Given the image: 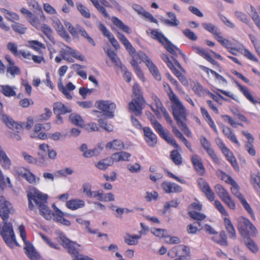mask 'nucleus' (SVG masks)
Masks as SVG:
<instances>
[{
	"mask_svg": "<svg viewBox=\"0 0 260 260\" xmlns=\"http://www.w3.org/2000/svg\"><path fill=\"white\" fill-rule=\"evenodd\" d=\"M169 91L168 95L171 102L172 115L179 128L187 137H190L191 132L189 131L186 122L188 113L182 102L174 92L170 86L168 85Z\"/></svg>",
	"mask_w": 260,
	"mask_h": 260,
	"instance_id": "f257e3e1",
	"label": "nucleus"
},
{
	"mask_svg": "<svg viewBox=\"0 0 260 260\" xmlns=\"http://www.w3.org/2000/svg\"><path fill=\"white\" fill-rule=\"evenodd\" d=\"M27 198L28 208L30 210L35 209V206L40 212V214L47 220L52 218V212L47 206L48 196L35 187H32L27 192Z\"/></svg>",
	"mask_w": 260,
	"mask_h": 260,
	"instance_id": "f03ea898",
	"label": "nucleus"
},
{
	"mask_svg": "<svg viewBox=\"0 0 260 260\" xmlns=\"http://www.w3.org/2000/svg\"><path fill=\"white\" fill-rule=\"evenodd\" d=\"M237 228L247 248L252 253H256L258 247L255 242L249 237L256 236L257 231L256 228L248 218L240 216L238 218Z\"/></svg>",
	"mask_w": 260,
	"mask_h": 260,
	"instance_id": "7ed1b4c3",
	"label": "nucleus"
},
{
	"mask_svg": "<svg viewBox=\"0 0 260 260\" xmlns=\"http://www.w3.org/2000/svg\"><path fill=\"white\" fill-rule=\"evenodd\" d=\"M144 62L148 68L150 73L158 81L161 80V75L155 65L150 58L144 52L139 51L133 56L131 64L138 78L142 81H145V77L143 71L139 66V63Z\"/></svg>",
	"mask_w": 260,
	"mask_h": 260,
	"instance_id": "20e7f679",
	"label": "nucleus"
},
{
	"mask_svg": "<svg viewBox=\"0 0 260 260\" xmlns=\"http://www.w3.org/2000/svg\"><path fill=\"white\" fill-rule=\"evenodd\" d=\"M145 103L139 85L137 83H134L133 87V99L128 104L129 111L136 116H140L142 114Z\"/></svg>",
	"mask_w": 260,
	"mask_h": 260,
	"instance_id": "39448f33",
	"label": "nucleus"
},
{
	"mask_svg": "<svg viewBox=\"0 0 260 260\" xmlns=\"http://www.w3.org/2000/svg\"><path fill=\"white\" fill-rule=\"evenodd\" d=\"M151 37L153 39L156 40L163 46L166 49L170 52L173 57H177L178 54L181 55L183 58L185 55L181 50L172 44L161 32L157 29H153L151 31Z\"/></svg>",
	"mask_w": 260,
	"mask_h": 260,
	"instance_id": "423d86ee",
	"label": "nucleus"
},
{
	"mask_svg": "<svg viewBox=\"0 0 260 260\" xmlns=\"http://www.w3.org/2000/svg\"><path fill=\"white\" fill-rule=\"evenodd\" d=\"M20 236L24 243V250L27 257L31 260H39L40 255L36 250L32 244L26 239V233L23 225H20L18 228Z\"/></svg>",
	"mask_w": 260,
	"mask_h": 260,
	"instance_id": "0eeeda50",
	"label": "nucleus"
},
{
	"mask_svg": "<svg viewBox=\"0 0 260 260\" xmlns=\"http://www.w3.org/2000/svg\"><path fill=\"white\" fill-rule=\"evenodd\" d=\"M203 205L198 200L192 203L188 207V214L193 220L196 221L199 226H202V221L204 220L207 216L205 214L200 212L202 210Z\"/></svg>",
	"mask_w": 260,
	"mask_h": 260,
	"instance_id": "6e6552de",
	"label": "nucleus"
},
{
	"mask_svg": "<svg viewBox=\"0 0 260 260\" xmlns=\"http://www.w3.org/2000/svg\"><path fill=\"white\" fill-rule=\"evenodd\" d=\"M161 58L162 60L167 64L168 67L171 70L173 73L178 78L180 82L184 85L188 84V80L186 77L183 75L180 71L175 68L176 66L179 69L183 71V68L182 67L180 63L176 59H174V64L170 60L169 57L165 54H162L161 55Z\"/></svg>",
	"mask_w": 260,
	"mask_h": 260,
	"instance_id": "1a4fd4ad",
	"label": "nucleus"
},
{
	"mask_svg": "<svg viewBox=\"0 0 260 260\" xmlns=\"http://www.w3.org/2000/svg\"><path fill=\"white\" fill-rule=\"evenodd\" d=\"M152 99L154 103L153 105H151L150 107L155 115L158 118L161 117L162 115L164 116L168 123L170 124L173 123L172 118L167 112L166 109L164 106L162 102L158 98V97L155 94H152L151 95Z\"/></svg>",
	"mask_w": 260,
	"mask_h": 260,
	"instance_id": "9d476101",
	"label": "nucleus"
},
{
	"mask_svg": "<svg viewBox=\"0 0 260 260\" xmlns=\"http://www.w3.org/2000/svg\"><path fill=\"white\" fill-rule=\"evenodd\" d=\"M3 120L8 127L17 133H20L24 127L27 129H29L34 124V120L31 117L27 118L26 123H18L7 115L3 116Z\"/></svg>",
	"mask_w": 260,
	"mask_h": 260,
	"instance_id": "9b49d317",
	"label": "nucleus"
},
{
	"mask_svg": "<svg viewBox=\"0 0 260 260\" xmlns=\"http://www.w3.org/2000/svg\"><path fill=\"white\" fill-rule=\"evenodd\" d=\"M59 239L60 244L69 254L74 256V257L79 255L80 244L70 240L63 233L59 234Z\"/></svg>",
	"mask_w": 260,
	"mask_h": 260,
	"instance_id": "f8f14e48",
	"label": "nucleus"
},
{
	"mask_svg": "<svg viewBox=\"0 0 260 260\" xmlns=\"http://www.w3.org/2000/svg\"><path fill=\"white\" fill-rule=\"evenodd\" d=\"M63 46L64 48H61L59 51L60 55L63 59L70 62H73L74 60L68 57L71 55L80 61L84 60L85 57L82 54L65 44H63Z\"/></svg>",
	"mask_w": 260,
	"mask_h": 260,
	"instance_id": "ddd939ff",
	"label": "nucleus"
},
{
	"mask_svg": "<svg viewBox=\"0 0 260 260\" xmlns=\"http://www.w3.org/2000/svg\"><path fill=\"white\" fill-rule=\"evenodd\" d=\"M214 189L219 197L231 209L234 210L236 208L234 201L232 199L229 192L222 185L216 184L214 186Z\"/></svg>",
	"mask_w": 260,
	"mask_h": 260,
	"instance_id": "4468645a",
	"label": "nucleus"
},
{
	"mask_svg": "<svg viewBox=\"0 0 260 260\" xmlns=\"http://www.w3.org/2000/svg\"><path fill=\"white\" fill-rule=\"evenodd\" d=\"M96 108L104 112L109 118H113L116 108V104L110 101H99L95 103Z\"/></svg>",
	"mask_w": 260,
	"mask_h": 260,
	"instance_id": "2eb2a0df",
	"label": "nucleus"
},
{
	"mask_svg": "<svg viewBox=\"0 0 260 260\" xmlns=\"http://www.w3.org/2000/svg\"><path fill=\"white\" fill-rule=\"evenodd\" d=\"M200 141L202 146L211 158L213 162L218 165L220 164V160L212 149L210 142L204 136H201Z\"/></svg>",
	"mask_w": 260,
	"mask_h": 260,
	"instance_id": "dca6fc26",
	"label": "nucleus"
},
{
	"mask_svg": "<svg viewBox=\"0 0 260 260\" xmlns=\"http://www.w3.org/2000/svg\"><path fill=\"white\" fill-rule=\"evenodd\" d=\"M197 182L200 189L205 194L207 199L210 202L214 201L215 198V193L209 183L203 178H199Z\"/></svg>",
	"mask_w": 260,
	"mask_h": 260,
	"instance_id": "f3484780",
	"label": "nucleus"
},
{
	"mask_svg": "<svg viewBox=\"0 0 260 260\" xmlns=\"http://www.w3.org/2000/svg\"><path fill=\"white\" fill-rule=\"evenodd\" d=\"M190 159L193 168L197 174L200 176L204 175L206 173V169L201 157L197 154H194L191 156Z\"/></svg>",
	"mask_w": 260,
	"mask_h": 260,
	"instance_id": "a211bd4d",
	"label": "nucleus"
},
{
	"mask_svg": "<svg viewBox=\"0 0 260 260\" xmlns=\"http://www.w3.org/2000/svg\"><path fill=\"white\" fill-rule=\"evenodd\" d=\"M144 139L147 144L151 147H154L156 144L157 139L156 135L149 127L143 128Z\"/></svg>",
	"mask_w": 260,
	"mask_h": 260,
	"instance_id": "6ab92c4d",
	"label": "nucleus"
},
{
	"mask_svg": "<svg viewBox=\"0 0 260 260\" xmlns=\"http://www.w3.org/2000/svg\"><path fill=\"white\" fill-rule=\"evenodd\" d=\"M161 187L167 193H179L182 191L181 186L168 181H164L161 184Z\"/></svg>",
	"mask_w": 260,
	"mask_h": 260,
	"instance_id": "aec40b11",
	"label": "nucleus"
},
{
	"mask_svg": "<svg viewBox=\"0 0 260 260\" xmlns=\"http://www.w3.org/2000/svg\"><path fill=\"white\" fill-rule=\"evenodd\" d=\"M99 29L102 32L103 35L108 39L109 42L116 49L120 48V45L118 41L114 38L113 35L107 29L104 24H100Z\"/></svg>",
	"mask_w": 260,
	"mask_h": 260,
	"instance_id": "412c9836",
	"label": "nucleus"
},
{
	"mask_svg": "<svg viewBox=\"0 0 260 260\" xmlns=\"http://www.w3.org/2000/svg\"><path fill=\"white\" fill-rule=\"evenodd\" d=\"M236 84L239 90L249 102L254 105L260 104V99H255L247 87L242 85L238 82H236Z\"/></svg>",
	"mask_w": 260,
	"mask_h": 260,
	"instance_id": "4be33fe9",
	"label": "nucleus"
},
{
	"mask_svg": "<svg viewBox=\"0 0 260 260\" xmlns=\"http://www.w3.org/2000/svg\"><path fill=\"white\" fill-rule=\"evenodd\" d=\"M216 143L220 148L222 153L225 156L227 160L230 161L236 158L234 155L233 153L225 145L223 141L221 139H217L216 140Z\"/></svg>",
	"mask_w": 260,
	"mask_h": 260,
	"instance_id": "5701e85b",
	"label": "nucleus"
},
{
	"mask_svg": "<svg viewBox=\"0 0 260 260\" xmlns=\"http://www.w3.org/2000/svg\"><path fill=\"white\" fill-rule=\"evenodd\" d=\"M193 49L197 53L203 57L211 64L217 66L219 65V63L212 58L208 51L199 47H194Z\"/></svg>",
	"mask_w": 260,
	"mask_h": 260,
	"instance_id": "b1692460",
	"label": "nucleus"
},
{
	"mask_svg": "<svg viewBox=\"0 0 260 260\" xmlns=\"http://www.w3.org/2000/svg\"><path fill=\"white\" fill-rule=\"evenodd\" d=\"M52 25L55 28L58 34L62 36H68L67 32L60 20L56 17L51 18Z\"/></svg>",
	"mask_w": 260,
	"mask_h": 260,
	"instance_id": "393cba45",
	"label": "nucleus"
},
{
	"mask_svg": "<svg viewBox=\"0 0 260 260\" xmlns=\"http://www.w3.org/2000/svg\"><path fill=\"white\" fill-rule=\"evenodd\" d=\"M52 25L55 28L58 34L62 36H68L67 32L60 20L56 17L51 18Z\"/></svg>",
	"mask_w": 260,
	"mask_h": 260,
	"instance_id": "a878e982",
	"label": "nucleus"
},
{
	"mask_svg": "<svg viewBox=\"0 0 260 260\" xmlns=\"http://www.w3.org/2000/svg\"><path fill=\"white\" fill-rule=\"evenodd\" d=\"M52 25L55 28L58 34L62 36H68L67 32L60 20L56 17L51 18Z\"/></svg>",
	"mask_w": 260,
	"mask_h": 260,
	"instance_id": "bb28decb",
	"label": "nucleus"
},
{
	"mask_svg": "<svg viewBox=\"0 0 260 260\" xmlns=\"http://www.w3.org/2000/svg\"><path fill=\"white\" fill-rule=\"evenodd\" d=\"M53 215L56 222L67 226L71 225V222L63 217L64 213L57 208L54 209V212Z\"/></svg>",
	"mask_w": 260,
	"mask_h": 260,
	"instance_id": "cd10ccee",
	"label": "nucleus"
},
{
	"mask_svg": "<svg viewBox=\"0 0 260 260\" xmlns=\"http://www.w3.org/2000/svg\"><path fill=\"white\" fill-rule=\"evenodd\" d=\"M222 132L224 136L233 143L236 144L238 147L240 146V142L236 137L234 132L231 128L228 126H223Z\"/></svg>",
	"mask_w": 260,
	"mask_h": 260,
	"instance_id": "c85d7f7f",
	"label": "nucleus"
},
{
	"mask_svg": "<svg viewBox=\"0 0 260 260\" xmlns=\"http://www.w3.org/2000/svg\"><path fill=\"white\" fill-rule=\"evenodd\" d=\"M53 111L55 114H65L71 113L72 109L70 107L66 106L61 102H56L53 105Z\"/></svg>",
	"mask_w": 260,
	"mask_h": 260,
	"instance_id": "c756f323",
	"label": "nucleus"
},
{
	"mask_svg": "<svg viewBox=\"0 0 260 260\" xmlns=\"http://www.w3.org/2000/svg\"><path fill=\"white\" fill-rule=\"evenodd\" d=\"M200 109L201 113L203 118L207 122L211 128H212L215 132L217 133V129L216 125L207 109L204 107H201Z\"/></svg>",
	"mask_w": 260,
	"mask_h": 260,
	"instance_id": "7c9ffc66",
	"label": "nucleus"
},
{
	"mask_svg": "<svg viewBox=\"0 0 260 260\" xmlns=\"http://www.w3.org/2000/svg\"><path fill=\"white\" fill-rule=\"evenodd\" d=\"M67 207L72 210H75L85 206L84 201L79 199H72L66 202Z\"/></svg>",
	"mask_w": 260,
	"mask_h": 260,
	"instance_id": "2f4dec72",
	"label": "nucleus"
},
{
	"mask_svg": "<svg viewBox=\"0 0 260 260\" xmlns=\"http://www.w3.org/2000/svg\"><path fill=\"white\" fill-rule=\"evenodd\" d=\"M111 20L113 23L120 30L127 34H130L132 32L131 28L124 24V23L118 18L116 17H112Z\"/></svg>",
	"mask_w": 260,
	"mask_h": 260,
	"instance_id": "473e14b6",
	"label": "nucleus"
},
{
	"mask_svg": "<svg viewBox=\"0 0 260 260\" xmlns=\"http://www.w3.org/2000/svg\"><path fill=\"white\" fill-rule=\"evenodd\" d=\"M0 165L4 170H9L12 165L11 159L4 150L0 151Z\"/></svg>",
	"mask_w": 260,
	"mask_h": 260,
	"instance_id": "72a5a7b5",
	"label": "nucleus"
},
{
	"mask_svg": "<svg viewBox=\"0 0 260 260\" xmlns=\"http://www.w3.org/2000/svg\"><path fill=\"white\" fill-rule=\"evenodd\" d=\"M167 15L170 19H165L164 20L163 22L165 24L171 27H176L179 24L180 22L174 13L169 12H167Z\"/></svg>",
	"mask_w": 260,
	"mask_h": 260,
	"instance_id": "f704fd0d",
	"label": "nucleus"
},
{
	"mask_svg": "<svg viewBox=\"0 0 260 260\" xmlns=\"http://www.w3.org/2000/svg\"><path fill=\"white\" fill-rule=\"evenodd\" d=\"M215 235L212 237V240L215 242L222 246H227L228 245L227 236L224 231L220 232L219 234H217Z\"/></svg>",
	"mask_w": 260,
	"mask_h": 260,
	"instance_id": "c9c22d12",
	"label": "nucleus"
},
{
	"mask_svg": "<svg viewBox=\"0 0 260 260\" xmlns=\"http://www.w3.org/2000/svg\"><path fill=\"white\" fill-rule=\"evenodd\" d=\"M131 155L130 153L125 151H120L112 154V159L113 162H119L120 161H128Z\"/></svg>",
	"mask_w": 260,
	"mask_h": 260,
	"instance_id": "e433bc0d",
	"label": "nucleus"
},
{
	"mask_svg": "<svg viewBox=\"0 0 260 260\" xmlns=\"http://www.w3.org/2000/svg\"><path fill=\"white\" fill-rule=\"evenodd\" d=\"M202 25L206 30L212 34L215 39L221 33L218 27L212 23H203Z\"/></svg>",
	"mask_w": 260,
	"mask_h": 260,
	"instance_id": "4c0bfd02",
	"label": "nucleus"
},
{
	"mask_svg": "<svg viewBox=\"0 0 260 260\" xmlns=\"http://www.w3.org/2000/svg\"><path fill=\"white\" fill-rule=\"evenodd\" d=\"M180 251H183L185 252H189V248L185 245H178L176 246L171 249L168 252V255L174 258L179 254V252Z\"/></svg>",
	"mask_w": 260,
	"mask_h": 260,
	"instance_id": "58836bf2",
	"label": "nucleus"
},
{
	"mask_svg": "<svg viewBox=\"0 0 260 260\" xmlns=\"http://www.w3.org/2000/svg\"><path fill=\"white\" fill-rule=\"evenodd\" d=\"M114 164L112 157H108L100 160L95 164V167L100 170H105L108 167Z\"/></svg>",
	"mask_w": 260,
	"mask_h": 260,
	"instance_id": "ea45409f",
	"label": "nucleus"
},
{
	"mask_svg": "<svg viewBox=\"0 0 260 260\" xmlns=\"http://www.w3.org/2000/svg\"><path fill=\"white\" fill-rule=\"evenodd\" d=\"M224 224L230 238L235 239L236 237V231L230 218L225 217L224 218Z\"/></svg>",
	"mask_w": 260,
	"mask_h": 260,
	"instance_id": "a19ab883",
	"label": "nucleus"
},
{
	"mask_svg": "<svg viewBox=\"0 0 260 260\" xmlns=\"http://www.w3.org/2000/svg\"><path fill=\"white\" fill-rule=\"evenodd\" d=\"M141 238V235H132L129 233H126L124 237V241L128 245H135L138 243V241Z\"/></svg>",
	"mask_w": 260,
	"mask_h": 260,
	"instance_id": "79ce46f5",
	"label": "nucleus"
},
{
	"mask_svg": "<svg viewBox=\"0 0 260 260\" xmlns=\"http://www.w3.org/2000/svg\"><path fill=\"white\" fill-rule=\"evenodd\" d=\"M124 146L123 143L121 140L118 139L109 142L106 145L107 149L115 150H120L124 148Z\"/></svg>",
	"mask_w": 260,
	"mask_h": 260,
	"instance_id": "37998d69",
	"label": "nucleus"
},
{
	"mask_svg": "<svg viewBox=\"0 0 260 260\" xmlns=\"http://www.w3.org/2000/svg\"><path fill=\"white\" fill-rule=\"evenodd\" d=\"M170 158L176 166H180L183 162L181 155L177 150H173L171 152Z\"/></svg>",
	"mask_w": 260,
	"mask_h": 260,
	"instance_id": "c03bdc74",
	"label": "nucleus"
},
{
	"mask_svg": "<svg viewBox=\"0 0 260 260\" xmlns=\"http://www.w3.org/2000/svg\"><path fill=\"white\" fill-rule=\"evenodd\" d=\"M192 89L194 92L199 96H205L208 92V89L204 88L202 85L199 83H195L192 86Z\"/></svg>",
	"mask_w": 260,
	"mask_h": 260,
	"instance_id": "a18cd8bd",
	"label": "nucleus"
},
{
	"mask_svg": "<svg viewBox=\"0 0 260 260\" xmlns=\"http://www.w3.org/2000/svg\"><path fill=\"white\" fill-rule=\"evenodd\" d=\"M199 68L200 69H201L202 71H203L207 74L208 77H209V73H211L214 76L215 79L222 82H224L225 81V79L223 76L219 75L215 71L211 70L203 65H200Z\"/></svg>",
	"mask_w": 260,
	"mask_h": 260,
	"instance_id": "49530a36",
	"label": "nucleus"
},
{
	"mask_svg": "<svg viewBox=\"0 0 260 260\" xmlns=\"http://www.w3.org/2000/svg\"><path fill=\"white\" fill-rule=\"evenodd\" d=\"M150 120L152 126L160 137L166 132L161 124L155 119L154 116H152L150 118Z\"/></svg>",
	"mask_w": 260,
	"mask_h": 260,
	"instance_id": "de8ad7c7",
	"label": "nucleus"
},
{
	"mask_svg": "<svg viewBox=\"0 0 260 260\" xmlns=\"http://www.w3.org/2000/svg\"><path fill=\"white\" fill-rule=\"evenodd\" d=\"M117 38L128 51L130 52L135 50L134 47L123 34L117 32Z\"/></svg>",
	"mask_w": 260,
	"mask_h": 260,
	"instance_id": "09e8293b",
	"label": "nucleus"
},
{
	"mask_svg": "<svg viewBox=\"0 0 260 260\" xmlns=\"http://www.w3.org/2000/svg\"><path fill=\"white\" fill-rule=\"evenodd\" d=\"M38 155L40 157V159L42 162H44V165L46 164V155L49 150V146L47 144H42L39 147Z\"/></svg>",
	"mask_w": 260,
	"mask_h": 260,
	"instance_id": "8fccbe9b",
	"label": "nucleus"
},
{
	"mask_svg": "<svg viewBox=\"0 0 260 260\" xmlns=\"http://www.w3.org/2000/svg\"><path fill=\"white\" fill-rule=\"evenodd\" d=\"M103 150V147L102 146V144H100L93 149H89L85 151L83 153V156L85 157H91L94 155H98Z\"/></svg>",
	"mask_w": 260,
	"mask_h": 260,
	"instance_id": "3c124183",
	"label": "nucleus"
},
{
	"mask_svg": "<svg viewBox=\"0 0 260 260\" xmlns=\"http://www.w3.org/2000/svg\"><path fill=\"white\" fill-rule=\"evenodd\" d=\"M160 137L165 140L169 144L173 146L175 148L177 149H180V147L176 142V141L173 137V136L170 134V133L167 131L164 134Z\"/></svg>",
	"mask_w": 260,
	"mask_h": 260,
	"instance_id": "603ef678",
	"label": "nucleus"
},
{
	"mask_svg": "<svg viewBox=\"0 0 260 260\" xmlns=\"http://www.w3.org/2000/svg\"><path fill=\"white\" fill-rule=\"evenodd\" d=\"M1 12L8 21L13 22L14 20H18L19 19V15L15 12L4 8L1 9Z\"/></svg>",
	"mask_w": 260,
	"mask_h": 260,
	"instance_id": "864d4df0",
	"label": "nucleus"
},
{
	"mask_svg": "<svg viewBox=\"0 0 260 260\" xmlns=\"http://www.w3.org/2000/svg\"><path fill=\"white\" fill-rule=\"evenodd\" d=\"M16 88L11 87L8 85H3L1 86L2 93L7 97L14 96L16 95V93L15 91Z\"/></svg>",
	"mask_w": 260,
	"mask_h": 260,
	"instance_id": "5fc2aeb1",
	"label": "nucleus"
},
{
	"mask_svg": "<svg viewBox=\"0 0 260 260\" xmlns=\"http://www.w3.org/2000/svg\"><path fill=\"white\" fill-rule=\"evenodd\" d=\"M22 155L23 157L24 160L29 164H37L39 166L44 165V162H42L40 159H38L31 155L28 154L25 152H22Z\"/></svg>",
	"mask_w": 260,
	"mask_h": 260,
	"instance_id": "6e6d98bb",
	"label": "nucleus"
},
{
	"mask_svg": "<svg viewBox=\"0 0 260 260\" xmlns=\"http://www.w3.org/2000/svg\"><path fill=\"white\" fill-rule=\"evenodd\" d=\"M70 119L74 124L83 127L84 122L82 117L78 114L72 113L70 116Z\"/></svg>",
	"mask_w": 260,
	"mask_h": 260,
	"instance_id": "4d7b16f0",
	"label": "nucleus"
},
{
	"mask_svg": "<svg viewBox=\"0 0 260 260\" xmlns=\"http://www.w3.org/2000/svg\"><path fill=\"white\" fill-rule=\"evenodd\" d=\"M216 174L218 177H220L222 180L231 185L235 181L232 177L221 170H218L216 172Z\"/></svg>",
	"mask_w": 260,
	"mask_h": 260,
	"instance_id": "13d9d810",
	"label": "nucleus"
},
{
	"mask_svg": "<svg viewBox=\"0 0 260 260\" xmlns=\"http://www.w3.org/2000/svg\"><path fill=\"white\" fill-rule=\"evenodd\" d=\"M93 5L96 8V9L103 15L106 18H109V15L107 12L106 9L102 6H101L98 0H89Z\"/></svg>",
	"mask_w": 260,
	"mask_h": 260,
	"instance_id": "bf43d9fd",
	"label": "nucleus"
},
{
	"mask_svg": "<svg viewBox=\"0 0 260 260\" xmlns=\"http://www.w3.org/2000/svg\"><path fill=\"white\" fill-rule=\"evenodd\" d=\"M241 53L244 55V56H245L248 59L252 61L253 62H258V60L257 58V57L254 54H253L249 50L245 48L243 45H242Z\"/></svg>",
	"mask_w": 260,
	"mask_h": 260,
	"instance_id": "052dcab7",
	"label": "nucleus"
},
{
	"mask_svg": "<svg viewBox=\"0 0 260 260\" xmlns=\"http://www.w3.org/2000/svg\"><path fill=\"white\" fill-rule=\"evenodd\" d=\"M76 5L78 10L83 17L86 18H89L90 17L91 14L90 11L86 7L80 3H77Z\"/></svg>",
	"mask_w": 260,
	"mask_h": 260,
	"instance_id": "680f3d73",
	"label": "nucleus"
},
{
	"mask_svg": "<svg viewBox=\"0 0 260 260\" xmlns=\"http://www.w3.org/2000/svg\"><path fill=\"white\" fill-rule=\"evenodd\" d=\"M217 41L220 43L222 46L228 49L231 46H233V43L229 40L224 38L222 36V32L216 39Z\"/></svg>",
	"mask_w": 260,
	"mask_h": 260,
	"instance_id": "e2e57ef3",
	"label": "nucleus"
},
{
	"mask_svg": "<svg viewBox=\"0 0 260 260\" xmlns=\"http://www.w3.org/2000/svg\"><path fill=\"white\" fill-rule=\"evenodd\" d=\"M78 32L85 39H86L87 41L91 44L93 46H95V43L94 41V40H93V39L90 37L87 34V32H86V31L85 30V29L82 27H80V26H78Z\"/></svg>",
	"mask_w": 260,
	"mask_h": 260,
	"instance_id": "0e129e2a",
	"label": "nucleus"
},
{
	"mask_svg": "<svg viewBox=\"0 0 260 260\" xmlns=\"http://www.w3.org/2000/svg\"><path fill=\"white\" fill-rule=\"evenodd\" d=\"M231 185V192L235 197H237L239 200L244 197L240 193V187L236 181L232 183Z\"/></svg>",
	"mask_w": 260,
	"mask_h": 260,
	"instance_id": "69168bd1",
	"label": "nucleus"
},
{
	"mask_svg": "<svg viewBox=\"0 0 260 260\" xmlns=\"http://www.w3.org/2000/svg\"><path fill=\"white\" fill-rule=\"evenodd\" d=\"M28 43L30 48H32L35 50L40 52L41 48H45L44 44L36 40L29 41Z\"/></svg>",
	"mask_w": 260,
	"mask_h": 260,
	"instance_id": "338daca9",
	"label": "nucleus"
},
{
	"mask_svg": "<svg viewBox=\"0 0 260 260\" xmlns=\"http://www.w3.org/2000/svg\"><path fill=\"white\" fill-rule=\"evenodd\" d=\"M12 28L15 32L20 34H24L27 29V28L25 27L23 24L18 22L12 24Z\"/></svg>",
	"mask_w": 260,
	"mask_h": 260,
	"instance_id": "774afa93",
	"label": "nucleus"
}]
</instances>
